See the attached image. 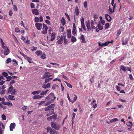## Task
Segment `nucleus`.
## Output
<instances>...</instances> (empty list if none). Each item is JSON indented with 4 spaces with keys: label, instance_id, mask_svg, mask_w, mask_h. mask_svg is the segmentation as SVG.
I'll list each match as a JSON object with an SVG mask.
<instances>
[{
    "label": "nucleus",
    "instance_id": "1",
    "mask_svg": "<svg viewBox=\"0 0 134 134\" xmlns=\"http://www.w3.org/2000/svg\"><path fill=\"white\" fill-rule=\"evenodd\" d=\"M55 106V104H52L48 105L47 107L45 108H44V110L46 111H49V113H50L51 114H54V108Z\"/></svg>",
    "mask_w": 134,
    "mask_h": 134
},
{
    "label": "nucleus",
    "instance_id": "2",
    "mask_svg": "<svg viewBox=\"0 0 134 134\" xmlns=\"http://www.w3.org/2000/svg\"><path fill=\"white\" fill-rule=\"evenodd\" d=\"M51 124L52 127L56 130H59L60 127L59 125L55 122H52Z\"/></svg>",
    "mask_w": 134,
    "mask_h": 134
},
{
    "label": "nucleus",
    "instance_id": "3",
    "mask_svg": "<svg viewBox=\"0 0 134 134\" xmlns=\"http://www.w3.org/2000/svg\"><path fill=\"white\" fill-rule=\"evenodd\" d=\"M43 30L42 33L43 34H46L47 33V30L48 27L47 25L43 23Z\"/></svg>",
    "mask_w": 134,
    "mask_h": 134
},
{
    "label": "nucleus",
    "instance_id": "4",
    "mask_svg": "<svg viewBox=\"0 0 134 134\" xmlns=\"http://www.w3.org/2000/svg\"><path fill=\"white\" fill-rule=\"evenodd\" d=\"M57 39L58 40L57 43L59 44H61L63 43V36H57Z\"/></svg>",
    "mask_w": 134,
    "mask_h": 134
},
{
    "label": "nucleus",
    "instance_id": "5",
    "mask_svg": "<svg viewBox=\"0 0 134 134\" xmlns=\"http://www.w3.org/2000/svg\"><path fill=\"white\" fill-rule=\"evenodd\" d=\"M91 25L92 29H95L98 27V24L94 22L93 20L91 21Z\"/></svg>",
    "mask_w": 134,
    "mask_h": 134
},
{
    "label": "nucleus",
    "instance_id": "6",
    "mask_svg": "<svg viewBox=\"0 0 134 134\" xmlns=\"http://www.w3.org/2000/svg\"><path fill=\"white\" fill-rule=\"evenodd\" d=\"M50 73L47 72H46L44 74V75L42 77V79H47L49 78L51 76H52L53 75L49 74Z\"/></svg>",
    "mask_w": 134,
    "mask_h": 134
},
{
    "label": "nucleus",
    "instance_id": "7",
    "mask_svg": "<svg viewBox=\"0 0 134 134\" xmlns=\"http://www.w3.org/2000/svg\"><path fill=\"white\" fill-rule=\"evenodd\" d=\"M22 55L24 57L25 59L27 60L29 63H32L31 61L32 60V59L31 57H28L27 55H25L24 54H22Z\"/></svg>",
    "mask_w": 134,
    "mask_h": 134
},
{
    "label": "nucleus",
    "instance_id": "8",
    "mask_svg": "<svg viewBox=\"0 0 134 134\" xmlns=\"http://www.w3.org/2000/svg\"><path fill=\"white\" fill-rule=\"evenodd\" d=\"M128 41L129 39L127 38H122L121 40L122 45H124L127 44Z\"/></svg>",
    "mask_w": 134,
    "mask_h": 134
},
{
    "label": "nucleus",
    "instance_id": "9",
    "mask_svg": "<svg viewBox=\"0 0 134 134\" xmlns=\"http://www.w3.org/2000/svg\"><path fill=\"white\" fill-rule=\"evenodd\" d=\"M54 95L53 93H51L48 96L45 97L46 99H47L48 100H50L51 101V99H52V98L54 97Z\"/></svg>",
    "mask_w": 134,
    "mask_h": 134
},
{
    "label": "nucleus",
    "instance_id": "10",
    "mask_svg": "<svg viewBox=\"0 0 134 134\" xmlns=\"http://www.w3.org/2000/svg\"><path fill=\"white\" fill-rule=\"evenodd\" d=\"M35 26L37 29L38 30H40L42 28V24H41L36 23L35 24Z\"/></svg>",
    "mask_w": 134,
    "mask_h": 134
},
{
    "label": "nucleus",
    "instance_id": "11",
    "mask_svg": "<svg viewBox=\"0 0 134 134\" xmlns=\"http://www.w3.org/2000/svg\"><path fill=\"white\" fill-rule=\"evenodd\" d=\"M79 39L81 40V43H86V42L85 41V37L82 34L81 36L80 37Z\"/></svg>",
    "mask_w": 134,
    "mask_h": 134
},
{
    "label": "nucleus",
    "instance_id": "12",
    "mask_svg": "<svg viewBox=\"0 0 134 134\" xmlns=\"http://www.w3.org/2000/svg\"><path fill=\"white\" fill-rule=\"evenodd\" d=\"M85 23L86 24V26L87 29V31H89L91 29L90 21L88 20L86 21Z\"/></svg>",
    "mask_w": 134,
    "mask_h": 134
},
{
    "label": "nucleus",
    "instance_id": "13",
    "mask_svg": "<svg viewBox=\"0 0 134 134\" xmlns=\"http://www.w3.org/2000/svg\"><path fill=\"white\" fill-rule=\"evenodd\" d=\"M76 27L75 24V23L73 24V26L72 33L73 35H75L76 33Z\"/></svg>",
    "mask_w": 134,
    "mask_h": 134
},
{
    "label": "nucleus",
    "instance_id": "14",
    "mask_svg": "<svg viewBox=\"0 0 134 134\" xmlns=\"http://www.w3.org/2000/svg\"><path fill=\"white\" fill-rule=\"evenodd\" d=\"M105 16L106 19L107 21L109 22H110L111 19V18L110 16L108 14H105Z\"/></svg>",
    "mask_w": 134,
    "mask_h": 134
},
{
    "label": "nucleus",
    "instance_id": "15",
    "mask_svg": "<svg viewBox=\"0 0 134 134\" xmlns=\"http://www.w3.org/2000/svg\"><path fill=\"white\" fill-rule=\"evenodd\" d=\"M56 34L55 32L53 33L51 35V39L50 40L52 41L54 40Z\"/></svg>",
    "mask_w": 134,
    "mask_h": 134
},
{
    "label": "nucleus",
    "instance_id": "16",
    "mask_svg": "<svg viewBox=\"0 0 134 134\" xmlns=\"http://www.w3.org/2000/svg\"><path fill=\"white\" fill-rule=\"evenodd\" d=\"M15 127V123L13 122L11 123L10 126V130L11 131H12L13 129H14Z\"/></svg>",
    "mask_w": 134,
    "mask_h": 134
},
{
    "label": "nucleus",
    "instance_id": "17",
    "mask_svg": "<svg viewBox=\"0 0 134 134\" xmlns=\"http://www.w3.org/2000/svg\"><path fill=\"white\" fill-rule=\"evenodd\" d=\"M67 37L69 38H71V30L70 29H69L67 30Z\"/></svg>",
    "mask_w": 134,
    "mask_h": 134
},
{
    "label": "nucleus",
    "instance_id": "18",
    "mask_svg": "<svg viewBox=\"0 0 134 134\" xmlns=\"http://www.w3.org/2000/svg\"><path fill=\"white\" fill-rule=\"evenodd\" d=\"M50 87V83H48L47 84H44L42 86V88L44 89H46Z\"/></svg>",
    "mask_w": 134,
    "mask_h": 134
},
{
    "label": "nucleus",
    "instance_id": "19",
    "mask_svg": "<svg viewBox=\"0 0 134 134\" xmlns=\"http://www.w3.org/2000/svg\"><path fill=\"white\" fill-rule=\"evenodd\" d=\"M43 97V96L37 95H35L33 97V98L34 99L41 98Z\"/></svg>",
    "mask_w": 134,
    "mask_h": 134
},
{
    "label": "nucleus",
    "instance_id": "20",
    "mask_svg": "<svg viewBox=\"0 0 134 134\" xmlns=\"http://www.w3.org/2000/svg\"><path fill=\"white\" fill-rule=\"evenodd\" d=\"M32 13L35 15H37L39 14V12L37 9H35L32 10Z\"/></svg>",
    "mask_w": 134,
    "mask_h": 134
},
{
    "label": "nucleus",
    "instance_id": "21",
    "mask_svg": "<svg viewBox=\"0 0 134 134\" xmlns=\"http://www.w3.org/2000/svg\"><path fill=\"white\" fill-rule=\"evenodd\" d=\"M75 12L77 16L79 15V9L77 6L76 7V8L75 9Z\"/></svg>",
    "mask_w": 134,
    "mask_h": 134
},
{
    "label": "nucleus",
    "instance_id": "22",
    "mask_svg": "<svg viewBox=\"0 0 134 134\" xmlns=\"http://www.w3.org/2000/svg\"><path fill=\"white\" fill-rule=\"evenodd\" d=\"M13 88L12 86L10 85L8 89V93H10Z\"/></svg>",
    "mask_w": 134,
    "mask_h": 134
},
{
    "label": "nucleus",
    "instance_id": "23",
    "mask_svg": "<svg viewBox=\"0 0 134 134\" xmlns=\"http://www.w3.org/2000/svg\"><path fill=\"white\" fill-rule=\"evenodd\" d=\"M61 23L63 26H64L66 24L65 20L64 17L62 18L61 20Z\"/></svg>",
    "mask_w": 134,
    "mask_h": 134
},
{
    "label": "nucleus",
    "instance_id": "24",
    "mask_svg": "<svg viewBox=\"0 0 134 134\" xmlns=\"http://www.w3.org/2000/svg\"><path fill=\"white\" fill-rule=\"evenodd\" d=\"M41 92V91L40 90L34 91L32 92L31 94L33 95L39 94Z\"/></svg>",
    "mask_w": 134,
    "mask_h": 134
},
{
    "label": "nucleus",
    "instance_id": "25",
    "mask_svg": "<svg viewBox=\"0 0 134 134\" xmlns=\"http://www.w3.org/2000/svg\"><path fill=\"white\" fill-rule=\"evenodd\" d=\"M53 129L50 127H48L47 129V132L50 133L51 132L53 131Z\"/></svg>",
    "mask_w": 134,
    "mask_h": 134
},
{
    "label": "nucleus",
    "instance_id": "26",
    "mask_svg": "<svg viewBox=\"0 0 134 134\" xmlns=\"http://www.w3.org/2000/svg\"><path fill=\"white\" fill-rule=\"evenodd\" d=\"M9 49L8 48H6V49H5L4 52V55H7L9 54Z\"/></svg>",
    "mask_w": 134,
    "mask_h": 134
},
{
    "label": "nucleus",
    "instance_id": "27",
    "mask_svg": "<svg viewBox=\"0 0 134 134\" xmlns=\"http://www.w3.org/2000/svg\"><path fill=\"white\" fill-rule=\"evenodd\" d=\"M71 40L72 42L74 43L76 41V38L75 37L72 36Z\"/></svg>",
    "mask_w": 134,
    "mask_h": 134
},
{
    "label": "nucleus",
    "instance_id": "28",
    "mask_svg": "<svg viewBox=\"0 0 134 134\" xmlns=\"http://www.w3.org/2000/svg\"><path fill=\"white\" fill-rule=\"evenodd\" d=\"M48 90H46L45 91H42L40 94L41 96H42L44 95H46L47 92L48 91Z\"/></svg>",
    "mask_w": 134,
    "mask_h": 134
},
{
    "label": "nucleus",
    "instance_id": "29",
    "mask_svg": "<svg viewBox=\"0 0 134 134\" xmlns=\"http://www.w3.org/2000/svg\"><path fill=\"white\" fill-rule=\"evenodd\" d=\"M14 96L10 95H9L8 96V98L9 99L12 100H14L15 99V98H14Z\"/></svg>",
    "mask_w": 134,
    "mask_h": 134
},
{
    "label": "nucleus",
    "instance_id": "30",
    "mask_svg": "<svg viewBox=\"0 0 134 134\" xmlns=\"http://www.w3.org/2000/svg\"><path fill=\"white\" fill-rule=\"evenodd\" d=\"M52 119H53V120L55 121L57 119V114H54L52 115L51 116Z\"/></svg>",
    "mask_w": 134,
    "mask_h": 134
},
{
    "label": "nucleus",
    "instance_id": "31",
    "mask_svg": "<svg viewBox=\"0 0 134 134\" xmlns=\"http://www.w3.org/2000/svg\"><path fill=\"white\" fill-rule=\"evenodd\" d=\"M35 53L37 55L39 56L42 54V52L41 51H38L35 52Z\"/></svg>",
    "mask_w": 134,
    "mask_h": 134
},
{
    "label": "nucleus",
    "instance_id": "32",
    "mask_svg": "<svg viewBox=\"0 0 134 134\" xmlns=\"http://www.w3.org/2000/svg\"><path fill=\"white\" fill-rule=\"evenodd\" d=\"M98 29L100 30H102L103 29V26L101 25L100 23H99L98 25Z\"/></svg>",
    "mask_w": 134,
    "mask_h": 134
},
{
    "label": "nucleus",
    "instance_id": "33",
    "mask_svg": "<svg viewBox=\"0 0 134 134\" xmlns=\"http://www.w3.org/2000/svg\"><path fill=\"white\" fill-rule=\"evenodd\" d=\"M120 69L124 71V72L126 71V70L125 67L123 66L122 65H121L120 67Z\"/></svg>",
    "mask_w": 134,
    "mask_h": 134
},
{
    "label": "nucleus",
    "instance_id": "34",
    "mask_svg": "<svg viewBox=\"0 0 134 134\" xmlns=\"http://www.w3.org/2000/svg\"><path fill=\"white\" fill-rule=\"evenodd\" d=\"M58 86L55 84L52 86V88L53 90H54L56 88H58Z\"/></svg>",
    "mask_w": 134,
    "mask_h": 134
},
{
    "label": "nucleus",
    "instance_id": "35",
    "mask_svg": "<svg viewBox=\"0 0 134 134\" xmlns=\"http://www.w3.org/2000/svg\"><path fill=\"white\" fill-rule=\"evenodd\" d=\"M95 78L94 76H93L90 79V81L91 83H92L94 81V79Z\"/></svg>",
    "mask_w": 134,
    "mask_h": 134
},
{
    "label": "nucleus",
    "instance_id": "36",
    "mask_svg": "<svg viewBox=\"0 0 134 134\" xmlns=\"http://www.w3.org/2000/svg\"><path fill=\"white\" fill-rule=\"evenodd\" d=\"M109 27V24L108 23H106L105 25V29H108Z\"/></svg>",
    "mask_w": 134,
    "mask_h": 134
},
{
    "label": "nucleus",
    "instance_id": "37",
    "mask_svg": "<svg viewBox=\"0 0 134 134\" xmlns=\"http://www.w3.org/2000/svg\"><path fill=\"white\" fill-rule=\"evenodd\" d=\"M81 27L82 28L84 31H86V29L84 23H81Z\"/></svg>",
    "mask_w": 134,
    "mask_h": 134
},
{
    "label": "nucleus",
    "instance_id": "38",
    "mask_svg": "<svg viewBox=\"0 0 134 134\" xmlns=\"http://www.w3.org/2000/svg\"><path fill=\"white\" fill-rule=\"evenodd\" d=\"M16 92V90L15 89H13L12 90L11 92V94L12 95H14L15 94V93Z\"/></svg>",
    "mask_w": 134,
    "mask_h": 134
},
{
    "label": "nucleus",
    "instance_id": "39",
    "mask_svg": "<svg viewBox=\"0 0 134 134\" xmlns=\"http://www.w3.org/2000/svg\"><path fill=\"white\" fill-rule=\"evenodd\" d=\"M65 82L66 83V85H67V86L68 87H69L70 88H72V86L71 84H70L69 83H67L66 81H65Z\"/></svg>",
    "mask_w": 134,
    "mask_h": 134
},
{
    "label": "nucleus",
    "instance_id": "40",
    "mask_svg": "<svg viewBox=\"0 0 134 134\" xmlns=\"http://www.w3.org/2000/svg\"><path fill=\"white\" fill-rule=\"evenodd\" d=\"M74 95L75 96V97L74 98L73 100L72 101L71 100V102L72 103H74L76 101L77 99V96H76V95H75V94H74Z\"/></svg>",
    "mask_w": 134,
    "mask_h": 134
},
{
    "label": "nucleus",
    "instance_id": "41",
    "mask_svg": "<svg viewBox=\"0 0 134 134\" xmlns=\"http://www.w3.org/2000/svg\"><path fill=\"white\" fill-rule=\"evenodd\" d=\"M41 58L42 59H46V57L45 54H43L41 56Z\"/></svg>",
    "mask_w": 134,
    "mask_h": 134
},
{
    "label": "nucleus",
    "instance_id": "42",
    "mask_svg": "<svg viewBox=\"0 0 134 134\" xmlns=\"http://www.w3.org/2000/svg\"><path fill=\"white\" fill-rule=\"evenodd\" d=\"M2 118L3 120H5L6 119V117L4 114H3L2 115Z\"/></svg>",
    "mask_w": 134,
    "mask_h": 134
},
{
    "label": "nucleus",
    "instance_id": "43",
    "mask_svg": "<svg viewBox=\"0 0 134 134\" xmlns=\"http://www.w3.org/2000/svg\"><path fill=\"white\" fill-rule=\"evenodd\" d=\"M35 21L36 22H38L40 21L39 19L37 17H36L35 18Z\"/></svg>",
    "mask_w": 134,
    "mask_h": 134
},
{
    "label": "nucleus",
    "instance_id": "44",
    "mask_svg": "<svg viewBox=\"0 0 134 134\" xmlns=\"http://www.w3.org/2000/svg\"><path fill=\"white\" fill-rule=\"evenodd\" d=\"M1 126L2 129H3L4 131V130L5 126L3 123H2L1 122H0V127H1Z\"/></svg>",
    "mask_w": 134,
    "mask_h": 134
},
{
    "label": "nucleus",
    "instance_id": "45",
    "mask_svg": "<svg viewBox=\"0 0 134 134\" xmlns=\"http://www.w3.org/2000/svg\"><path fill=\"white\" fill-rule=\"evenodd\" d=\"M2 75L4 77H7L8 75V74L6 72H3L2 73Z\"/></svg>",
    "mask_w": 134,
    "mask_h": 134
},
{
    "label": "nucleus",
    "instance_id": "46",
    "mask_svg": "<svg viewBox=\"0 0 134 134\" xmlns=\"http://www.w3.org/2000/svg\"><path fill=\"white\" fill-rule=\"evenodd\" d=\"M6 78L7 79L6 81H9L11 80L12 78V77L10 76H9L6 77Z\"/></svg>",
    "mask_w": 134,
    "mask_h": 134
},
{
    "label": "nucleus",
    "instance_id": "47",
    "mask_svg": "<svg viewBox=\"0 0 134 134\" xmlns=\"http://www.w3.org/2000/svg\"><path fill=\"white\" fill-rule=\"evenodd\" d=\"M11 61L12 60L10 58H8L6 60V63L7 64H8L9 63L11 62Z\"/></svg>",
    "mask_w": 134,
    "mask_h": 134
},
{
    "label": "nucleus",
    "instance_id": "48",
    "mask_svg": "<svg viewBox=\"0 0 134 134\" xmlns=\"http://www.w3.org/2000/svg\"><path fill=\"white\" fill-rule=\"evenodd\" d=\"M52 102L51 101H49L48 102H47L45 104L44 106H47L49 104H50L51 103H52Z\"/></svg>",
    "mask_w": 134,
    "mask_h": 134
},
{
    "label": "nucleus",
    "instance_id": "49",
    "mask_svg": "<svg viewBox=\"0 0 134 134\" xmlns=\"http://www.w3.org/2000/svg\"><path fill=\"white\" fill-rule=\"evenodd\" d=\"M64 27L63 26H61L60 27L59 30L60 32H63L64 31Z\"/></svg>",
    "mask_w": 134,
    "mask_h": 134
},
{
    "label": "nucleus",
    "instance_id": "50",
    "mask_svg": "<svg viewBox=\"0 0 134 134\" xmlns=\"http://www.w3.org/2000/svg\"><path fill=\"white\" fill-rule=\"evenodd\" d=\"M65 15L67 17V18L68 19V20L69 21H70V19L68 15V14L67 13H65Z\"/></svg>",
    "mask_w": 134,
    "mask_h": 134
},
{
    "label": "nucleus",
    "instance_id": "51",
    "mask_svg": "<svg viewBox=\"0 0 134 134\" xmlns=\"http://www.w3.org/2000/svg\"><path fill=\"white\" fill-rule=\"evenodd\" d=\"M27 109V106H25L23 107L22 108L23 110L25 111Z\"/></svg>",
    "mask_w": 134,
    "mask_h": 134
},
{
    "label": "nucleus",
    "instance_id": "52",
    "mask_svg": "<svg viewBox=\"0 0 134 134\" xmlns=\"http://www.w3.org/2000/svg\"><path fill=\"white\" fill-rule=\"evenodd\" d=\"M87 2H85L83 3V5L85 8H86L87 7Z\"/></svg>",
    "mask_w": 134,
    "mask_h": 134
},
{
    "label": "nucleus",
    "instance_id": "53",
    "mask_svg": "<svg viewBox=\"0 0 134 134\" xmlns=\"http://www.w3.org/2000/svg\"><path fill=\"white\" fill-rule=\"evenodd\" d=\"M119 120L117 118H114L111 120L112 122H115V121H118Z\"/></svg>",
    "mask_w": 134,
    "mask_h": 134
},
{
    "label": "nucleus",
    "instance_id": "54",
    "mask_svg": "<svg viewBox=\"0 0 134 134\" xmlns=\"http://www.w3.org/2000/svg\"><path fill=\"white\" fill-rule=\"evenodd\" d=\"M72 115H73L72 119V120H74L75 118L76 114L74 113H73L72 114Z\"/></svg>",
    "mask_w": 134,
    "mask_h": 134
},
{
    "label": "nucleus",
    "instance_id": "55",
    "mask_svg": "<svg viewBox=\"0 0 134 134\" xmlns=\"http://www.w3.org/2000/svg\"><path fill=\"white\" fill-rule=\"evenodd\" d=\"M98 45L99 46H105L104 43H102L101 42H99L98 43Z\"/></svg>",
    "mask_w": 134,
    "mask_h": 134
},
{
    "label": "nucleus",
    "instance_id": "56",
    "mask_svg": "<svg viewBox=\"0 0 134 134\" xmlns=\"http://www.w3.org/2000/svg\"><path fill=\"white\" fill-rule=\"evenodd\" d=\"M15 31L16 32L18 33L20 32V30L19 28L18 27H16L15 28Z\"/></svg>",
    "mask_w": 134,
    "mask_h": 134
},
{
    "label": "nucleus",
    "instance_id": "57",
    "mask_svg": "<svg viewBox=\"0 0 134 134\" xmlns=\"http://www.w3.org/2000/svg\"><path fill=\"white\" fill-rule=\"evenodd\" d=\"M12 61L14 64H15L16 65H18V62L16 60L13 59V60Z\"/></svg>",
    "mask_w": 134,
    "mask_h": 134
},
{
    "label": "nucleus",
    "instance_id": "58",
    "mask_svg": "<svg viewBox=\"0 0 134 134\" xmlns=\"http://www.w3.org/2000/svg\"><path fill=\"white\" fill-rule=\"evenodd\" d=\"M84 19L83 17L81 18V23H84Z\"/></svg>",
    "mask_w": 134,
    "mask_h": 134
},
{
    "label": "nucleus",
    "instance_id": "59",
    "mask_svg": "<svg viewBox=\"0 0 134 134\" xmlns=\"http://www.w3.org/2000/svg\"><path fill=\"white\" fill-rule=\"evenodd\" d=\"M6 105H7L8 106H12V104L11 103H10L9 102H6Z\"/></svg>",
    "mask_w": 134,
    "mask_h": 134
},
{
    "label": "nucleus",
    "instance_id": "60",
    "mask_svg": "<svg viewBox=\"0 0 134 134\" xmlns=\"http://www.w3.org/2000/svg\"><path fill=\"white\" fill-rule=\"evenodd\" d=\"M63 102H64L63 99H61V100L60 101V104L62 106H63Z\"/></svg>",
    "mask_w": 134,
    "mask_h": 134
},
{
    "label": "nucleus",
    "instance_id": "61",
    "mask_svg": "<svg viewBox=\"0 0 134 134\" xmlns=\"http://www.w3.org/2000/svg\"><path fill=\"white\" fill-rule=\"evenodd\" d=\"M119 100L120 102H123V103H125L126 102V100H125L122 99L121 98H119Z\"/></svg>",
    "mask_w": 134,
    "mask_h": 134
},
{
    "label": "nucleus",
    "instance_id": "62",
    "mask_svg": "<svg viewBox=\"0 0 134 134\" xmlns=\"http://www.w3.org/2000/svg\"><path fill=\"white\" fill-rule=\"evenodd\" d=\"M31 7V8H35V6L34 3H31L30 4Z\"/></svg>",
    "mask_w": 134,
    "mask_h": 134
},
{
    "label": "nucleus",
    "instance_id": "63",
    "mask_svg": "<svg viewBox=\"0 0 134 134\" xmlns=\"http://www.w3.org/2000/svg\"><path fill=\"white\" fill-rule=\"evenodd\" d=\"M105 46H107L110 43L109 41L106 42L104 43Z\"/></svg>",
    "mask_w": 134,
    "mask_h": 134
},
{
    "label": "nucleus",
    "instance_id": "64",
    "mask_svg": "<svg viewBox=\"0 0 134 134\" xmlns=\"http://www.w3.org/2000/svg\"><path fill=\"white\" fill-rule=\"evenodd\" d=\"M9 15L10 16H11L13 14V13L12 10H10L9 12Z\"/></svg>",
    "mask_w": 134,
    "mask_h": 134
}]
</instances>
